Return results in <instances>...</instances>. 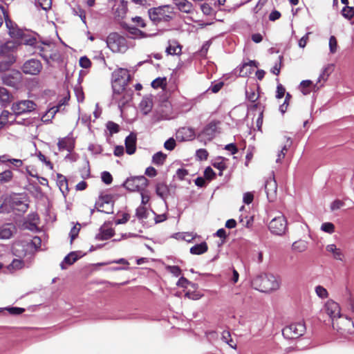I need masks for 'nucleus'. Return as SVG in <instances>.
<instances>
[{
	"instance_id": "nucleus-8",
	"label": "nucleus",
	"mask_w": 354,
	"mask_h": 354,
	"mask_svg": "<svg viewBox=\"0 0 354 354\" xmlns=\"http://www.w3.org/2000/svg\"><path fill=\"white\" fill-rule=\"evenodd\" d=\"M306 331V326L304 323L298 322L291 324L282 330V334L286 339H297L301 336Z\"/></svg>"
},
{
	"instance_id": "nucleus-37",
	"label": "nucleus",
	"mask_w": 354,
	"mask_h": 354,
	"mask_svg": "<svg viewBox=\"0 0 354 354\" xmlns=\"http://www.w3.org/2000/svg\"><path fill=\"white\" fill-rule=\"evenodd\" d=\"M176 4L180 11L186 13L189 12L192 7V3L187 0H176Z\"/></svg>"
},
{
	"instance_id": "nucleus-14",
	"label": "nucleus",
	"mask_w": 354,
	"mask_h": 354,
	"mask_svg": "<svg viewBox=\"0 0 354 354\" xmlns=\"http://www.w3.org/2000/svg\"><path fill=\"white\" fill-rule=\"evenodd\" d=\"M21 69L25 74L36 75L41 72L42 64L38 59H30L24 64Z\"/></svg>"
},
{
	"instance_id": "nucleus-42",
	"label": "nucleus",
	"mask_w": 354,
	"mask_h": 354,
	"mask_svg": "<svg viewBox=\"0 0 354 354\" xmlns=\"http://www.w3.org/2000/svg\"><path fill=\"white\" fill-rule=\"evenodd\" d=\"M222 340L227 344L230 347L235 348H236V344L231 338V335L229 331L224 330L222 333Z\"/></svg>"
},
{
	"instance_id": "nucleus-2",
	"label": "nucleus",
	"mask_w": 354,
	"mask_h": 354,
	"mask_svg": "<svg viewBox=\"0 0 354 354\" xmlns=\"http://www.w3.org/2000/svg\"><path fill=\"white\" fill-rule=\"evenodd\" d=\"M251 285L259 291L270 292L279 288L280 281L273 274L262 273L252 279Z\"/></svg>"
},
{
	"instance_id": "nucleus-53",
	"label": "nucleus",
	"mask_w": 354,
	"mask_h": 354,
	"mask_svg": "<svg viewBox=\"0 0 354 354\" xmlns=\"http://www.w3.org/2000/svg\"><path fill=\"white\" fill-rule=\"evenodd\" d=\"M136 215L139 219L146 218L147 217V209L143 205L139 206L136 209Z\"/></svg>"
},
{
	"instance_id": "nucleus-56",
	"label": "nucleus",
	"mask_w": 354,
	"mask_h": 354,
	"mask_svg": "<svg viewBox=\"0 0 354 354\" xmlns=\"http://www.w3.org/2000/svg\"><path fill=\"white\" fill-rule=\"evenodd\" d=\"M196 156L199 160H205L208 157V152L205 149H199L196 151Z\"/></svg>"
},
{
	"instance_id": "nucleus-32",
	"label": "nucleus",
	"mask_w": 354,
	"mask_h": 354,
	"mask_svg": "<svg viewBox=\"0 0 354 354\" xmlns=\"http://www.w3.org/2000/svg\"><path fill=\"white\" fill-rule=\"evenodd\" d=\"M11 100V95L9 91L4 87H0V104L6 106Z\"/></svg>"
},
{
	"instance_id": "nucleus-39",
	"label": "nucleus",
	"mask_w": 354,
	"mask_h": 354,
	"mask_svg": "<svg viewBox=\"0 0 354 354\" xmlns=\"http://www.w3.org/2000/svg\"><path fill=\"white\" fill-rule=\"evenodd\" d=\"M167 186L164 183H158L156 187V192L160 198H164L168 194Z\"/></svg>"
},
{
	"instance_id": "nucleus-35",
	"label": "nucleus",
	"mask_w": 354,
	"mask_h": 354,
	"mask_svg": "<svg viewBox=\"0 0 354 354\" xmlns=\"http://www.w3.org/2000/svg\"><path fill=\"white\" fill-rule=\"evenodd\" d=\"M308 248V243L303 240L295 241L292 245V249L297 252H303Z\"/></svg>"
},
{
	"instance_id": "nucleus-5",
	"label": "nucleus",
	"mask_w": 354,
	"mask_h": 354,
	"mask_svg": "<svg viewBox=\"0 0 354 354\" xmlns=\"http://www.w3.org/2000/svg\"><path fill=\"white\" fill-rule=\"evenodd\" d=\"M133 91L127 86H118L113 90V100L122 111V108L131 102Z\"/></svg>"
},
{
	"instance_id": "nucleus-10",
	"label": "nucleus",
	"mask_w": 354,
	"mask_h": 354,
	"mask_svg": "<svg viewBox=\"0 0 354 354\" xmlns=\"http://www.w3.org/2000/svg\"><path fill=\"white\" fill-rule=\"evenodd\" d=\"M268 228L274 234L281 236L285 234L287 230V221L285 216L279 214L273 218L269 223Z\"/></svg>"
},
{
	"instance_id": "nucleus-51",
	"label": "nucleus",
	"mask_w": 354,
	"mask_h": 354,
	"mask_svg": "<svg viewBox=\"0 0 354 354\" xmlns=\"http://www.w3.org/2000/svg\"><path fill=\"white\" fill-rule=\"evenodd\" d=\"M12 116V113L8 111H3L0 115V124L2 125L6 124L9 122V118Z\"/></svg>"
},
{
	"instance_id": "nucleus-26",
	"label": "nucleus",
	"mask_w": 354,
	"mask_h": 354,
	"mask_svg": "<svg viewBox=\"0 0 354 354\" xmlns=\"http://www.w3.org/2000/svg\"><path fill=\"white\" fill-rule=\"evenodd\" d=\"M326 250L327 252L331 253L333 257L336 260L343 261L344 254L340 248H337L335 244H329L326 245Z\"/></svg>"
},
{
	"instance_id": "nucleus-18",
	"label": "nucleus",
	"mask_w": 354,
	"mask_h": 354,
	"mask_svg": "<svg viewBox=\"0 0 354 354\" xmlns=\"http://www.w3.org/2000/svg\"><path fill=\"white\" fill-rule=\"evenodd\" d=\"M55 46L51 42H42L39 46H37V51H34L33 53L39 54L47 63H48L49 54L53 51V48H55Z\"/></svg>"
},
{
	"instance_id": "nucleus-28",
	"label": "nucleus",
	"mask_w": 354,
	"mask_h": 354,
	"mask_svg": "<svg viewBox=\"0 0 354 354\" xmlns=\"http://www.w3.org/2000/svg\"><path fill=\"white\" fill-rule=\"evenodd\" d=\"M114 235V230L109 228H100V232L95 235V239L97 241L107 240Z\"/></svg>"
},
{
	"instance_id": "nucleus-47",
	"label": "nucleus",
	"mask_w": 354,
	"mask_h": 354,
	"mask_svg": "<svg viewBox=\"0 0 354 354\" xmlns=\"http://www.w3.org/2000/svg\"><path fill=\"white\" fill-rule=\"evenodd\" d=\"M342 15L347 19H351L354 16L353 8L345 6L342 10Z\"/></svg>"
},
{
	"instance_id": "nucleus-16",
	"label": "nucleus",
	"mask_w": 354,
	"mask_h": 354,
	"mask_svg": "<svg viewBox=\"0 0 354 354\" xmlns=\"http://www.w3.org/2000/svg\"><path fill=\"white\" fill-rule=\"evenodd\" d=\"M95 207L98 212L106 214L113 213V204L111 197L109 195L102 196L95 203Z\"/></svg>"
},
{
	"instance_id": "nucleus-43",
	"label": "nucleus",
	"mask_w": 354,
	"mask_h": 354,
	"mask_svg": "<svg viewBox=\"0 0 354 354\" xmlns=\"http://www.w3.org/2000/svg\"><path fill=\"white\" fill-rule=\"evenodd\" d=\"M239 73V75L241 77H247L252 73L250 67L248 66V64H243L236 69V73Z\"/></svg>"
},
{
	"instance_id": "nucleus-17",
	"label": "nucleus",
	"mask_w": 354,
	"mask_h": 354,
	"mask_svg": "<svg viewBox=\"0 0 354 354\" xmlns=\"http://www.w3.org/2000/svg\"><path fill=\"white\" fill-rule=\"evenodd\" d=\"M21 80V74L19 71H12L5 74L2 77L3 84L10 86H16Z\"/></svg>"
},
{
	"instance_id": "nucleus-61",
	"label": "nucleus",
	"mask_w": 354,
	"mask_h": 354,
	"mask_svg": "<svg viewBox=\"0 0 354 354\" xmlns=\"http://www.w3.org/2000/svg\"><path fill=\"white\" fill-rule=\"evenodd\" d=\"M79 62L80 66L84 68H88L91 65V60L86 56L80 57Z\"/></svg>"
},
{
	"instance_id": "nucleus-12",
	"label": "nucleus",
	"mask_w": 354,
	"mask_h": 354,
	"mask_svg": "<svg viewBox=\"0 0 354 354\" xmlns=\"http://www.w3.org/2000/svg\"><path fill=\"white\" fill-rule=\"evenodd\" d=\"M37 107L36 104L29 100H24L14 102L12 105V111L15 115H21L30 113Z\"/></svg>"
},
{
	"instance_id": "nucleus-54",
	"label": "nucleus",
	"mask_w": 354,
	"mask_h": 354,
	"mask_svg": "<svg viewBox=\"0 0 354 354\" xmlns=\"http://www.w3.org/2000/svg\"><path fill=\"white\" fill-rule=\"evenodd\" d=\"M321 230L325 232L332 234L335 231V225L330 222L324 223L321 226Z\"/></svg>"
},
{
	"instance_id": "nucleus-22",
	"label": "nucleus",
	"mask_w": 354,
	"mask_h": 354,
	"mask_svg": "<svg viewBox=\"0 0 354 354\" xmlns=\"http://www.w3.org/2000/svg\"><path fill=\"white\" fill-rule=\"evenodd\" d=\"M15 231L16 227L12 223H6L0 226V239H10Z\"/></svg>"
},
{
	"instance_id": "nucleus-59",
	"label": "nucleus",
	"mask_w": 354,
	"mask_h": 354,
	"mask_svg": "<svg viewBox=\"0 0 354 354\" xmlns=\"http://www.w3.org/2000/svg\"><path fill=\"white\" fill-rule=\"evenodd\" d=\"M176 147V140L173 138L167 140L164 143V147L169 151H172Z\"/></svg>"
},
{
	"instance_id": "nucleus-15",
	"label": "nucleus",
	"mask_w": 354,
	"mask_h": 354,
	"mask_svg": "<svg viewBox=\"0 0 354 354\" xmlns=\"http://www.w3.org/2000/svg\"><path fill=\"white\" fill-rule=\"evenodd\" d=\"M324 310L331 319L332 323L342 315L339 305L333 300H328Z\"/></svg>"
},
{
	"instance_id": "nucleus-24",
	"label": "nucleus",
	"mask_w": 354,
	"mask_h": 354,
	"mask_svg": "<svg viewBox=\"0 0 354 354\" xmlns=\"http://www.w3.org/2000/svg\"><path fill=\"white\" fill-rule=\"evenodd\" d=\"M165 52L167 55H179L182 53V47L176 40L169 41Z\"/></svg>"
},
{
	"instance_id": "nucleus-21",
	"label": "nucleus",
	"mask_w": 354,
	"mask_h": 354,
	"mask_svg": "<svg viewBox=\"0 0 354 354\" xmlns=\"http://www.w3.org/2000/svg\"><path fill=\"white\" fill-rule=\"evenodd\" d=\"M333 71V64H328V65L325 66L323 68V69L317 79V83L315 84L314 88H316L317 90H319L323 86V84L318 85L319 83H320L322 81H323L324 82H326L328 80V77H329L330 74L332 73Z\"/></svg>"
},
{
	"instance_id": "nucleus-7",
	"label": "nucleus",
	"mask_w": 354,
	"mask_h": 354,
	"mask_svg": "<svg viewBox=\"0 0 354 354\" xmlns=\"http://www.w3.org/2000/svg\"><path fill=\"white\" fill-rule=\"evenodd\" d=\"M147 183L148 180L145 176H134L127 178L123 186L131 192H142L147 186Z\"/></svg>"
},
{
	"instance_id": "nucleus-36",
	"label": "nucleus",
	"mask_w": 354,
	"mask_h": 354,
	"mask_svg": "<svg viewBox=\"0 0 354 354\" xmlns=\"http://www.w3.org/2000/svg\"><path fill=\"white\" fill-rule=\"evenodd\" d=\"M180 134L183 135L181 138L182 140H189L194 138V131L190 128L184 127L180 129L178 132V135Z\"/></svg>"
},
{
	"instance_id": "nucleus-60",
	"label": "nucleus",
	"mask_w": 354,
	"mask_h": 354,
	"mask_svg": "<svg viewBox=\"0 0 354 354\" xmlns=\"http://www.w3.org/2000/svg\"><path fill=\"white\" fill-rule=\"evenodd\" d=\"M101 178L106 185H110L113 180L112 176L109 171H103L101 174Z\"/></svg>"
},
{
	"instance_id": "nucleus-48",
	"label": "nucleus",
	"mask_w": 354,
	"mask_h": 354,
	"mask_svg": "<svg viewBox=\"0 0 354 354\" xmlns=\"http://www.w3.org/2000/svg\"><path fill=\"white\" fill-rule=\"evenodd\" d=\"M41 42L38 41L35 37H30L24 39V44L32 47L34 51H37V46H39Z\"/></svg>"
},
{
	"instance_id": "nucleus-44",
	"label": "nucleus",
	"mask_w": 354,
	"mask_h": 354,
	"mask_svg": "<svg viewBox=\"0 0 354 354\" xmlns=\"http://www.w3.org/2000/svg\"><path fill=\"white\" fill-rule=\"evenodd\" d=\"M0 8L3 11V14L5 18V24L8 30H9L13 28V27L17 26V25L9 18L8 13L4 10V8L1 6H0Z\"/></svg>"
},
{
	"instance_id": "nucleus-11",
	"label": "nucleus",
	"mask_w": 354,
	"mask_h": 354,
	"mask_svg": "<svg viewBox=\"0 0 354 354\" xmlns=\"http://www.w3.org/2000/svg\"><path fill=\"white\" fill-rule=\"evenodd\" d=\"M333 328L344 335L351 333L353 331L354 324L353 321L346 316L341 315L332 323Z\"/></svg>"
},
{
	"instance_id": "nucleus-41",
	"label": "nucleus",
	"mask_w": 354,
	"mask_h": 354,
	"mask_svg": "<svg viewBox=\"0 0 354 354\" xmlns=\"http://www.w3.org/2000/svg\"><path fill=\"white\" fill-rule=\"evenodd\" d=\"M58 186L62 194H64L65 192H68L67 180L65 177H64L62 175H58Z\"/></svg>"
},
{
	"instance_id": "nucleus-19",
	"label": "nucleus",
	"mask_w": 354,
	"mask_h": 354,
	"mask_svg": "<svg viewBox=\"0 0 354 354\" xmlns=\"http://www.w3.org/2000/svg\"><path fill=\"white\" fill-rule=\"evenodd\" d=\"M127 31L133 39L153 37L158 35L157 32H144L135 26H129Z\"/></svg>"
},
{
	"instance_id": "nucleus-57",
	"label": "nucleus",
	"mask_w": 354,
	"mask_h": 354,
	"mask_svg": "<svg viewBox=\"0 0 354 354\" xmlns=\"http://www.w3.org/2000/svg\"><path fill=\"white\" fill-rule=\"evenodd\" d=\"M166 269L175 277H178L181 274V270L177 266H168Z\"/></svg>"
},
{
	"instance_id": "nucleus-27",
	"label": "nucleus",
	"mask_w": 354,
	"mask_h": 354,
	"mask_svg": "<svg viewBox=\"0 0 354 354\" xmlns=\"http://www.w3.org/2000/svg\"><path fill=\"white\" fill-rule=\"evenodd\" d=\"M153 102L152 100L149 97H145L142 98L140 103V109L143 114H148L152 109Z\"/></svg>"
},
{
	"instance_id": "nucleus-29",
	"label": "nucleus",
	"mask_w": 354,
	"mask_h": 354,
	"mask_svg": "<svg viewBox=\"0 0 354 354\" xmlns=\"http://www.w3.org/2000/svg\"><path fill=\"white\" fill-rule=\"evenodd\" d=\"M208 250V246L206 242H202L199 244H196L190 248V253L192 254L200 255L205 253Z\"/></svg>"
},
{
	"instance_id": "nucleus-46",
	"label": "nucleus",
	"mask_w": 354,
	"mask_h": 354,
	"mask_svg": "<svg viewBox=\"0 0 354 354\" xmlns=\"http://www.w3.org/2000/svg\"><path fill=\"white\" fill-rule=\"evenodd\" d=\"M36 6H39L44 10H48L52 6V0H37Z\"/></svg>"
},
{
	"instance_id": "nucleus-50",
	"label": "nucleus",
	"mask_w": 354,
	"mask_h": 354,
	"mask_svg": "<svg viewBox=\"0 0 354 354\" xmlns=\"http://www.w3.org/2000/svg\"><path fill=\"white\" fill-rule=\"evenodd\" d=\"M200 8L205 15L209 16L213 13V9L209 3H203L200 5Z\"/></svg>"
},
{
	"instance_id": "nucleus-6",
	"label": "nucleus",
	"mask_w": 354,
	"mask_h": 354,
	"mask_svg": "<svg viewBox=\"0 0 354 354\" xmlns=\"http://www.w3.org/2000/svg\"><path fill=\"white\" fill-rule=\"evenodd\" d=\"M149 17L154 24L169 21L171 19V12L168 6H160L150 8L148 11Z\"/></svg>"
},
{
	"instance_id": "nucleus-30",
	"label": "nucleus",
	"mask_w": 354,
	"mask_h": 354,
	"mask_svg": "<svg viewBox=\"0 0 354 354\" xmlns=\"http://www.w3.org/2000/svg\"><path fill=\"white\" fill-rule=\"evenodd\" d=\"M225 160L226 158L221 156H218L212 163L214 167L219 170V176H222L223 171L227 168Z\"/></svg>"
},
{
	"instance_id": "nucleus-4",
	"label": "nucleus",
	"mask_w": 354,
	"mask_h": 354,
	"mask_svg": "<svg viewBox=\"0 0 354 354\" xmlns=\"http://www.w3.org/2000/svg\"><path fill=\"white\" fill-rule=\"evenodd\" d=\"M108 48L113 53H124L129 46L125 37L117 32L109 35L106 40Z\"/></svg>"
},
{
	"instance_id": "nucleus-34",
	"label": "nucleus",
	"mask_w": 354,
	"mask_h": 354,
	"mask_svg": "<svg viewBox=\"0 0 354 354\" xmlns=\"http://www.w3.org/2000/svg\"><path fill=\"white\" fill-rule=\"evenodd\" d=\"M166 158V154L163 153L162 151H158L153 155L152 162L156 165L160 166L165 163Z\"/></svg>"
},
{
	"instance_id": "nucleus-55",
	"label": "nucleus",
	"mask_w": 354,
	"mask_h": 354,
	"mask_svg": "<svg viewBox=\"0 0 354 354\" xmlns=\"http://www.w3.org/2000/svg\"><path fill=\"white\" fill-rule=\"evenodd\" d=\"M106 128L111 134L118 133L120 129L119 125L112 121H109L106 123Z\"/></svg>"
},
{
	"instance_id": "nucleus-3",
	"label": "nucleus",
	"mask_w": 354,
	"mask_h": 354,
	"mask_svg": "<svg viewBox=\"0 0 354 354\" xmlns=\"http://www.w3.org/2000/svg\"><path fill=\"white\" fill-rule=\"evenodd\" d=\"M14 50L12 42H6L0 46V71L8 70L15 62Z\"/></svg>"
},
{
	"instance_id": "nucleus-25",
	"label": "nucleus",
	"mask_w": 354,
	"mask_h": 354,
	"mask_svg": "<svg viewBox=\"0 0 354 354\" xmlns=\"http://www.w3.org/2000/svg\"><path fill=\"white\" fill-rule=\"evenodd\" d=\"M57 146L59 151L66 150L68 152H71L74 147L73 140L67 137L59 140Z\"/></svg>"
},
{
	"instance_id": "nucleus-13",
	"label": "nucleus",
	"mask_w": 354,
	"mask_h": 354,
	"mask_svg": "<svg viewBox=\"0 0 354 354\" xmlns=\"http://www.w3.org/2000/svg\"><path fill=\"white\" fill-rule=\"evenodd\" d=\"M216 129L217 127L216 122H211L198 133V138L200 141L206 144L214 138Z\"/></svg>"
},
{
	"instance_id": "nucleus-62",
	"label": "nucleus",
	"mask_w": 354,
	"mask_h": 354,
	"mask_svg": "<svg viewBox=\"0 0 354 354\" xmlns=\"http://www.w3.org/2000/svg\"><path fill=\"white\" fill-rule=\"evenodd\" d=\"M188 171L187 169L180 168L178 169L176 172V177L180 180L185 179V176L188 175Z\"/></svg>"
},
{
	"instance_id": "nucleus-45",
	"label": "nucleus",
	"mask_w": 354,
	"mask_h": 354,
	"mask_svg": "<svg viewBox=\"0 0 354 354\" xmlns=\"http://www.w3.org/2000/svg\"><path fill=\"white\" fill-rule=\"evenodd\" d=\"M315 291L317 297H319L321 299H326L328 297L327 290L322 286H317L315 288Z\"/></svg>"
},
{
	"instance_id": "nucleus-52",
	"label": "nucleus",
	"mask_w": 354,
	"mask_h": 354,
	"mask_svg": "<svg viewBox=\"0 0 354 354\" xmlns=\"http://www.w3.org/2000/svg\"><path fill=\"white\" fill-rule=\"evenodd\" d=\"M329 50L330 53L333 54L337 50V41L335 36H330L329 39Z\"/></svg>"
},
{
	"instance_id": "nucleus-33",
	"label": "nucleus",
	"mask_w": 354,
	"mask_h": 354,
	"mask_svg": "<svg viewBox=\"0 0 354 354\" xmlns=\"http://www.w3.org/2000/svg\"><path fill=\"white\" fill-rule=\"evenodd\" d=\"M79 257L75 252H71L67 256H66L61 263L60 266L62 269H65L66 267L64 264L72 265L74 262H75L78 259Z\"/></svg>"
},
{
	"instance_id": "nucleus-63",
	"label": "nucleus",
	"mask_w": 354,
	"mask_h": 354,
	"mask_svg": "<svg viewBox=\"0 0 354 354\" xmlns=\"http://www.w3.org/2000/svg\"><path fill=\"white\" fill-rule=\"evenodd\" d=\"M215 172L210 167H207L204 171V176L209 180H212L215 177Z\"/></svg>"
},
{
	"instance_id": "nucleus-20",
	"label": "nucleus",
	"mask_w": 354,
	"mask_h": 354,
	"mask_svg": "<svg viewBox=\"0 0 354 354\" xmlns=\"http://www.w3.org/2000/svg\"><path fill=\"white\" fill-rule=\"evenodd\" d=\"M277 189V184L274 177H270L266 180L265 183V191L267 194L268 199L272 201L276 196Z\"/></svg>"
},
{
	"instance_id": "nucleus-31",
	"label": "nucleus",
	"mask_w": 354,
	"mask_h": 354,
	"mask_svg": "<svg viewBox=\"0 0 354 354\" xmlns=\"http://www.w3.org/2000/svg\"><path fill=\"white\" fill-rule=\"evenodd\" d=\"M314 85L315 84H313L311 80H303L299 84L300 91L304 95H308L311 92L312 88L314 87ZM313 90L314 91H317L316 88H313Z\"/></svg>"
},
{
	"instance_id": "nucleus-38",
	"label": "nucleus",
	"mask_w": 354,
	"mask_h": 354,
	"mask_svg": "<svg viewBox=\"0 0 354 354\" xmlns=\"http://www.w3.org/2000/svg\"><path fill=\"white\" fill-rule=\"evenodd\" d=\"M13 178V174L11 170L7 169L0 172V184L10 182Z\"/></svg>"
},
{
	"instance_id": "nucleus-40",
	"label": "nucleus",
	"mask_w": 354,
	"mask_h": 354,
	"mask_svg": "<svg viewBox=\"0 0 354 354\" xmlns=\"http://www.w3.org/2000/svg\"><path fill=\"white\" fill-rule=\"evenodd\" d=\"M8 34L12 38L21 39L24 37L23 30L20 29L18 26L8 30Z\"/></svg>"
},
{
	"instance_id": "nucleus-1",
	"label": "nucleus",
	"mask_w": 354,
	"mask_h": 354,
	"mask_svg": "<svg viewBox=\"0 0 354 354\" xmlns=\"http://www.w3.org/2000/svg\"><path fill=\"white\" fill-rule=\"evenodd\" d=\"M41 245V239L37 236L32 239L26 238L22 240L15 241L12 245V252L18 257H26L28 254H32L38 251Z\"/></svg>"
},
{
	"instance_id": "nucleus-58",
	"label": "nucleus",
	"mask_w": 354,
	"mask_h": 354,
	"mask_svg": "<svg viewBox=\"0 0 354 354\" xmlns=\"http://www.w3.org/2000/svg\"><path fill=\"white\" fill-rule=\"evenodd\" d=\"M48 56V63H50V60L55 61V62H59L61 59V56L59 53L57 52V50L55 48H53V51L49 54Z\"/></svg>"
},
{
	"instance_id": "nucleus-23",
	"label": "nucleus",
	"mask_w": 354,
	"mask_h": 354,
	"mask_svg": "<svg viewBox=\"0 0 354 354\" xmlns=\"http://www.w3.org/2000/svg\"><path fill=\"white\" fill-rule=\"evenodd\" d=\"M126 152L132 155L136 149V136L133 133H130L125 139Z\"/></svg>"
},
{
	"instance_id": "nucleus-64",
	"label": "nucleus",
	"mask_w": 354,
	"mask_h": 354,
	"mask_svg": "<svg viewBox=\"0 0 354 354\" xmlns=\"http://www.w3.org/2000/svg\"><path fill=\"white\" fill-rule=\"evenodd\" d=\"M165 82V78H156L151 82V86L154 88L162 87Z\"/></svg>"
},
{
	"instance_id": "nucleus-9",
	"label": "nucleus",
	"mask_w": 354,
	"mask_h": 354,
	"mask_svg": "<svg viewBox=\"0 0 354 354\" xmlns=\"http://www.w3.org/2000/svg\"><path fill=\"white\" fill-rule=\"evenodd\" d=\"M130 79L129 71L125 68H118L112 73V88L115 90L118 86H127Z\"/></svg>"
},
{
	"instance_id": "nucleus-49",
	"label": "nucleus",
	"mask_w": 354,
	"mask_h": 354,
	"mask_svg": "<svg viewBox=\"0 0 354 354\" xmlns=\"http://www.w3.org/2000/svg\"><path fill=\"white\" fill-rule=\"evenodd\" d=\"M80 228H81V225L78 223L71 228L70 233H69V236L71 238V243H72L73 241L78 236Z\"/></svg>"
}]
</instances>
